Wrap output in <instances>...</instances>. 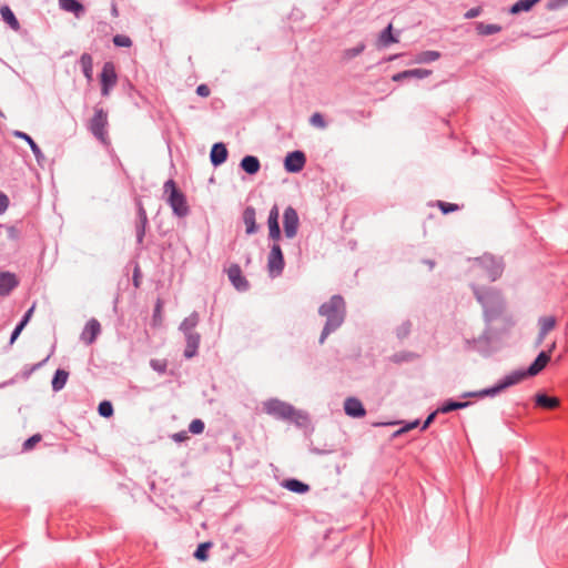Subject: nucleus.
Here are the masks:
<instances>
[{
  "mask_svg": "<svg viewBox=\"0 0 568 568\" xmlns=\"http://www.w3.org/2000/svg\"><path fill=\"white\" fill-rule=\"evenodd\" d=\"M185 337L184 357L190 359L197 354V349L201 342V335L197 332L183 334Z\"/></svg>",
  "mask_w": 568,
  "mask_h": 568,
  "instance_id": "obj_18",
  "label": "nucleus"
},
{
  "mask_svg": "<svg viewBox=\"0 0 568 568\" xmlns=\"http://www.w3.org/2000/svg\"><path fill=\"white\" fill-rule=\"evenodd\" d=\"M508 333L509 332H506L504 326L495 328L490 324H487L483 334L477 338L467 339V344L469 348L475 349L483 355H489L493 352V341L499 339Z\"/></svg>",
  "mask_w": 568,
  "mask_h": 568,
  "instance_id": "obj_4",
  "label": "nucleus"
},
{
  "mask_svg": "<svg viewBox=\"0 0 568 568\" xmlns=\"http://www.w3.org/2000/svg\"><path fill=\"white\" fill-rule=\"evenodd\" d=\"M419 425V420H414V422H410V423H407L404 427H402L400 429H398L396 433H395V436L397 435H400L403 433H406L413 428H416L417 426Z\"/></svg>",
  "mask_w": 568,
  "mask_h": 568,
  "instance_id": "obj_54",
  "label": "nucleus"
},
{
  "mask_svg": "<svg viewBox=\"0 0 568 568\" xmlns=\"http://www.w3.org/2000/svg\"><path fill=\"white\" fill-rule=\"evenodd\" d=\"M318 314L326 318L318 339L320 344H324L326 338L337 331L345 321L346 305L344 298L341 295H333L320 306Z\"/></svg>",
  "mask_w": 568,
  "mask_h": 568,
  "instance_id": "obj_2",
  "label": "nucleus"
},
{
  "mask_svg": "<svg viewBox=\"0 0 568 568\" xmlns=\"http://www.w3.org/2000/svg\"><path fill=\"white\" fill-rule=\"evenodd\" d=\"M93 110V116L89 120L87 129L99 142H101L103 145H109L110 139L108 134V112L99 104H97Z\"/></svg>",
  "mask_w": 568,
  "mask_h": 568,
  "instance_id": "obj_5",
  "label": "nucleus"
},
{
  "mask_svg": "<svg viewBox=\"0 0 568 568\" xmlns=\"http://www.w3.org/2000/svg\"><path fill=\"white\" fill-rule=\"evenodd\" d=\"M79 64L81 67L82 73L85 77L88 82L93 80V59L90 53H82L79 59Z\"/></svg>",
  "mask_w": 568,
  "mask_h": 568,
  "instance_id": "obj_25",
  "label": "nucleus"
},
{
  "mask_svg": "<svg viewBox=\"0 0 568 568\" xmlns=\"http://www.w3.org/2000/svg\"><path fill=\"white\" fill-rule=\"evenodd\" d=\"M200 322V315L197 312H192L187 317L183 320V322L180 324V331L183 334L187 333H194L195 327L197 326Z\"/></svg>",
  "mask_w": 568,
  "mask_h": 568,
  "instance_id": "obj_28",
  "label": "nucleus"
},
{
  "mask_svg": "<svg viewBox=\"0 0 568 568\" xmlns=\"http://www.w3.org/2000/svg\"><path fill=\"white\" fill-rule=\"evenodd\" d=\"M101 94L102 97H109L111 90L118 83V74L113 62L108 61L103 64L100 73Z\"/></svg>",
  "mask_w": 568,
  "mask_h": 568,
  "instance_id": "obj_11",
  "label": "nucleus"
},
{
  "mask_svg": "<svg viewBox=\"0 0 568 568\" xmlns=\"http://www.w3.org/2000/svg\"><path fill=\"white\" fill-rule=\"evenodd\" d=\"M481 12H483V8L480 6L474 7L465 12L464 18L467 20H470V19L479 17L481 14Z\"/></svg>",
  "mask_w": 568,
  "mask_h": 568,
  "instance_id": "obj_53",
  "label": "nucleus"
},
{
  "mask_svg": "<svg viewBox=\"0 0 568 568\" xmlns=\"http://www.w3.org/2000/svg\"><path fill=\"white\" fill-rule=\"evenodd\" d=\"M280 219V210L277 204H274L270 212L267 217V226H268V239L273 242H278L282 237V232L278 223Z\"/></svg>",
  "mask_w": 568,
  "mask_h": 568,
  "instance_id": "obj_15",
  "label": "nucleus"
},
{
  "mask_svg": "<svg viewBox=\"0 0 568 568\" xmlns=\"http://www.w3.org/2000/svg\"><path fill=\"white\" fill-rule=\"evenodd\" d=\"M150 366L158 373L160 374H164L166 372V368H168V363L166 361H161V359H151L150 361Z\"/></svg>",
  "mask_w": 568,
  "mask_h": 568,
  "instance_id": "obj_51",
  "label": "nucleus"
},
{
  "mask_svg": "<svg viewBox=\"0 0 568 568\" xmlns=\"http://www.w3.org/2000/svg\"><path fill=\"white\" fill-rule=\"evenodd\" d=\"M536 406L544 409H555L559 406V399L555 396H548L545 393H538L535 396Z\"/></svg>",
  "mask_w": 568,
  "mask_h": 568,
  "instance_id": "obj_23",
  "label": "nucleus"
},
{
  "mask_svg": "<svg viewBox=\"0 0 568 568\" xmlns=\"http://www.w3.org/2000/svg\"><path fill=\"white\" fill-rule=\"evenodd\" d=\"M550 362L549 352H540L535 361L526 369H516L511 374L518 375L519 383L527 377L538 375Z\"/></svg>",
  "mask_w": 568,
  "mask_h": 568,
  "instance_id": "obj_9",
  "label": "nucleus"
},
{
  "mask_svg": "<svg viewBox=\"0 0 568 568\" xmlns=\"http://www.w3.org/2000/svg\"><path fill=\"white\" fill-rule=\"evenodd\" d=\"M41 440V435L40 434H36V435H32L31 437H29L24 443H23V450H30L34 447V445L37 443H39Z\"/></svg>",
  "mask_w": 568,
  "mask_h": 568,
  "instance_id": "obj_52",
  "label": "nucleus"
},
{
  "mask_svg": "<svg viewBox=\"0 0 568 568\" xmlns=\"http://www.w3.org/2000/svg\"><path fill=\"white\" fill-rule=\"evenodd\" d=\"M100 333H101L100 322L95 318H91L87 322V324L80 335V339L85 345H92L97 341Z\"/></svg>",
  "mask_w": 568,
  "mask_h": 568,
  "instance_id": "obj_16",
  "label": "nucleus"
},
{
  "mask_svg": "<svg viewBox=\"0 0 568 568\" xmlns=\"http://www.w3.org/2000/svg\"><path fill=\"white\" fill-rule=\"evenodd\" d=\"M344 410L346 415L355 418L364 417L366 414L362 402L355 397H348L345 399Z\"/></svg>",
  "mask_w": 568,
  "mask_h": 568,
  "instance_id": "obj_19",
  "label": "nucleus"
},
{
  "mask_svg": "<svg viewBox=\"0 0 568 568\" xmlns=\"http://www.w3.org/2000/svg\"><path fill=\"white\" fill-rule=\"evenodd\" d=\"M437 206L439 207L443 214H449L458 210L457 204L444 201H438Z\"/></svg>",
  "mask_w": 568,
  "mask_h": 568,
  "instance_id": "obj_49",
  "label": "nucleus"
},
{
  "mask_svg": "<svg viewBox=\"0 0 568 568\" xmlns=\"http://www.w3.org/2000/svg\"><path fill=\"white\" fill-rule=\"evenodd\" d=\"M0 284H19L16 274L10 272H0Z\"/></svg>",
  "mask_w": 568,
  "mask_h": 568,
  "instance_id": "obj_50",
  "label": "nucleus"
},
{
  "mask_svg": "<svg viewBox=\"0 0 568 568\" xmlns=\"http://www.w3.org/2000/svg\"><path fill=\"white\" fill-rule=\"evenodd\" d=\"M568 7V0H548L546 3V9L549 11H556Z\"/></svg>",
  "mask_w": 568,
  "mask_h": 568,
  "instance_id": "obj_48",
  "label": "nucleus"
},
{
  "mask_svg": "<svg viewBox=\"0 0 568 568\" xmlns=\"http://www.w3.org/2000/svg\"><path fill=\"white\" fill-rule=\"evenodd\" d=\"M33 310H34V305H33V306H31V307H30V308L24 313V315L22 316V318H21V320H20V322H19L21 325L26 326V325L28 324V322L30 321V317H31V315H32V313H33Z\"/></svg>",
  "mask_w": 568,
  "mask_h": 568,
  "instance_id": "obj_59",
  "label": "nucleus"
},
{
  "mask_svg": "<svg viewBox=\"0 0 568 568\" xmlns=\"http://www.w3.org/2000/svg\"><path fill=\"white\" fill-rule=\"evenodd\" d=\"M68 378L69 372L61 368L57 369L51 382L52 389L54 392H60L61 389H63L68 382Z\"/></svg>",
  "mask_w": 568,
  "mask_h": 568,
  "instance_id": "obj_33",
  "label": "nucleus"
},
{
  "mask_svg": "<svg viewBox=\"0 0 568 568\" xmlns=\"http://www.w3.org/2000/svg\"><path fill=\"white\" fill-rule=\"evenodd\" d=\"M398 42V38L393 34V26L389 23L378 37V47L386 48L392 43Z\"/></svg>",
  "mask_w": 568,
  "mask_h": 568,
  "instance_id": "obj_31",
  "label": "nucleus"
},
{
  "mask_svg": "<svg viewBox=\"0 0 568 568\" xmlns=\"http://www.w3.org/2000/svg\"><path fill=\"white\" fill-rule=\"evenodd\" d=\"M61 9L67 12H72L77 18H80L84 12V6L78 0H59Z\"/></svg>",
  "mask_w": 568,
  "mask_h": 568,
  "instance_id": "obj_26",
  "label": "nucleus"
},
{
  "mask_svg": "<svg viewBox=\"0 0 568 568\" xmlns=\"http://www.w3.org/2000/svg\"><path fill=\"white\" fill-rule=\"evenodd\" d=\"M16 286H0V296H8Z\"/></svg>",
  "mask_w": 568,
  "mask_h": 568,
  "instance_id": "obj_62",
  "label": "nucleus"
},
{
  "mask_svg": "<svg viewBox=\"0 0 568 568\" xmlns=\"http://www.w3.org/2000/svg\"><path fill=\"white\" fill-rule=\"evenodd\" d=\"M243 223L245 224V232L247 235L255 234L258 231L256 224V212L253 206H246L242 214Z\"/></svg>",
  "mask_w": 568,
  "mask_h": 568,
  "instance_id": "obj_21",
  "label": "nucleus"
},
{
  "mask_svg": "<svg viewBox=\"0 0 568 568\" xmlns=\"http://www.w3.org/2000/svg\"><path fill=\"white\" fill-rule=\"evenodd\" d=\"M541 0H518L508 10L510 14L529 12Z\"/></svg>",
  "mask_w": 568,
  "mask_h": 568,
  "instance_id": "obj_30",
  "label": "nucleus"
},
{
  "mask_svg": "<svg viewBox=\"0 0 568 568\" xmlns=\"http://www.w3.org/2000/svg\"><path fill=\"white\" fill-rule=\"evenodd\" d=\"M113 44L119 48H129L132 45V40L130 37L124 34H116L112 39Z\"/></svg>",
  "mask_w": 568,
  "mask_h": 568,
  "instance_id": "obj_45",
  "label": "nucleus"
},
{
  "mask_svg": "<svg viewBox=\"0 0 568 568\" xmlns=\"http://www.w3.org/2000/svg\"><path fill=\"white\" fill-rule=\"evenodd\" d=\"M135 206H136L135 236H136L138 246H141L144 241L146 226L149 224V219H148L146 210L140 199L135 200Z\"/></svg>",
  "mask_w": 568,
  "mask_h": 568,
  "instance_id": "obj_12",
  "label": "nucleus"
},
{
  "mask_svg": "<svg viewBox=\"0 0 568 568\" xmlns=\"http://www.w3.org/2000/svg\"><path fill=\"white\" fill-rule=\"evenodd\" d=\"M556 323L557 321L555 316H541L538 320L539 331L548 334L555 328Z\"/></svg>",
  "mask_w": 568,
  "mask_h": 568,
  "instance_id": "obj_37",
  "label": "nucleus"
},
{
  "mask_svg": "<svg viewBox=\"0 0 568 568\" xmlns=\"http://www.w3.org/2000/svg\"><path fill=\"white\" fill-rule=\"evenodd\" d=\"M546 336H547V333H544L541 331L538 332V335H537V338L535 342L536 347L540 346L544 343Z\"/></svg>",
  "mask_w": 568,
  "mask_h": 568,
  "instance_id": "obj_60",
  "label": "nucleus"
},
{
  "mask_svg": "<svg viewBox=\"0 0 568 568\" xmlns=\"http://www.w3.org/2000/svg\"><path fill=\"white\" fill-rule=\"evenodd\" d=\"M23 328H24V326L21 325L20 323H18V325L14 327V329L11 333L10 343H13L18 338V336L20 335V333L22 332Z\"/></svg>",
  "mask_w": 568,
  "mask_h": 568,
  "instance_id": "obj_58",
  "label": "nucleus"
},
{
  "mask_svg": "<svg viewBox=\"0 0 568 568\" xmlns=\"http://www.w3.org/2000/svg\"><path fill=\"white\" fill-rule=\"evenodd\" d=\"M282 486L287 490L296 494H306L310 491V486L296 478L285 479Z\"/></svg>",
  "mask_w": 568,
  "mask_h": 568,
  "instance_id": "obj_27",
  "label": "nucleus"
},
{
  "mask_svg": "<svg viewBox=\"0 0 568 568\" xmlns=\"http://www.w3.org/2000/svg\"><path fill=\"white\" fill-rule=\"evenodd\" d=\"M187 437L186 433L185 432H180V433H175L172 438L178 442V443H181L183 442L185 438Z\"/></svg>",
  "mask_w": 568,
  "mask_h": 568,
  "instance_id": "obj_61",
  "label": "nucleus"
},
{
  "mask_svg": "<svg viewBox=\"0 0 568 568\" xmlns=\"http://www.w3.org/2000/svg\"><path fill=\"white\" fill-rule=\"evenodd\" d=\"M365 48H366V44H365V42L362 41L353 48L345 49L343 51V59L352 60V59L358 57L359 54H362L364 52Z\"/></svg>",
  "mask_w": 568,
  "mask_h": 568,
  "instance_id": "obj_38",
  "label": "nucleus"
},
{
  "mask_svg": "<svg viewBox=\"0 0 568 568\" xmlns=\"http://www.w3.org/2000/svg\"><path fill=\"white\" fill-rule=\"evenodd\" d=\"M163 190L165 194H169L168 203L171 206L173 214L178 217L187 216L190 213V207L186 202V196L178 189L174 180L169 179L164 183Z\"/></svg>",
  "mask_w": 568,
  "mask_h": 568,
  "instance_id": "obj_6",
  "label": "nucleus"
},
{
  "mask_svg": "<svg viewBox=\"0 0 568 568\" xmlns=\"http://www.w3.org/2000/svg\"><path fill=\"white\" fill-rule=\"evenodd\" d=\"M432 74L428 69H409L398 72L392 77L395 82H400L405 79H425Z\"/></svg>",
  "mask_w": 568,
  "mask_h": 568,
  "instance_id": "obj_20",
  "label": "nucleus"
},
{
  "mask_svg": "<svg viewBox=\"0 0 568 568\" xmlns=\"http://www.w3.org/2000/svg\"><path fill=\"white\" fill-rule=\"evenodd\" d=\"M478 267L486 274L488 281H497L503 272L504 264L500 258H496L490 254H484L476 260Z\"/></svg>",
  "mask_w": 568,
  "mask_h": 568,
  "instance_id": "obj_7",
  "label": "nucleus"
},
{
  "mask_svg": "<svg viewBox=\"0 0 568 568\" xmlns=\"http://www.w3.org/2000/svg\"><path fill=\"white\" fill-rule=\"evenodd\" d=\"M519 383L518 375L509 373L508 375L504 376L501 379L498 381V383L491 387L484 388L479 392L475 393H467L464 394V397L468 396H477V397H493L500 393L501 390L514 386Z\"/></svg>",
  "mask_w": 568,
  "mask_h": 568,
  "instance_id": "obj_8",
  "label": "nucleus"
},
{
  "mask_svg": "<svg viewBox=\"0 0 568 568\" xmlns=\"http://www.w3.org/2000/svg\"><path fill=\"white\" fill-rule=\"evenodd\" d=\"M50 358V355H48L44 359H42L41 362L37 363V364H33V365H26L23 367V371H22V377L23 378H29L31 376V374L33 372H36L37 369H39L40 367H42Z\"/></svg>",
  "mask_w": 568,
  "mask_h": 568,
  "instance_id": "obj_43",
  "label": "nucleus"
},
{
  "mask_svg": "<svg viewBox=\"0 0 568 568\" xmlns=\"http://www.w3.org/2000/svg\"><path fill=\"white\" fill-rule=\"evenodd\" d=\"M0 13L2 17V20L14 31H18L20 29V23L11 10V8L7 4L2 6L0 8Z\"/></svg>",
  "mask_w": 568,
  "mask_h": 568,
  "instance_id": "obj_29",
  "label": "nucleus"
},
{
  "mask_svg": "<svg viewBox=\"0 0 568 568\" xmlns=\"http://www.w3.org/2000/svg\"><path fill=\"white\" fill-rule=\"evenodd\" d=\"M14 136L26 141L28 144H30V149L36 158V160L40 163L42 160H44V155L40 149V146L36 143V141L26 132L22 131H16Z\"/></svg>",
  "mask_w": 568,
  "mask_h": 568,
  "instance_id": "obj_24",
  "label": "nucleus"
},
{
  "mask_svg": "<svg viewBox=\"0 0 568 568\" xmlns=\"http://www.w3.org/2000/svg\"><path fill=\"white\" fill-rule=\"evenodd\" d=\"M98 412L100 416L109 418L114 414L113 405L109 400H102L98 406Z\"/></svg>",
  "mask_w": 568,
  "mask_h": 568,
  "instance_id": "obj_42",
  "label": "nucleus"
},
{
  "mask_svg": "<svg viewBox=\"0 0 568 568\" xmlns=\"http://www.w3.org/2000/svg\"><path fill=\"white\" fill-rule=\"evenodd\" d=\"M240 168L247 174L254 175L261 169V162L255 155H245L241 162Z\"/></svg>",
  "mask_w": 568,
  "mask_h": 568,
  "instance_id": "obj_22",
  "label": "nucleus"
},
{
  "mask_svg": "<svg viewBox=\"0 0 568 568\" xmlns=\"http://www.w3.org/2000/svg\"><path fill=\"white\" fill-rule=\"evenodd\" d=\"M285 266L284 255L278 242H274L267 256V268L271 277L280 276Z\"/></svg>",
  "mask_w": 568,
  "mask_h": 568,
  "instance_id": "obj_10",
  "label": "nucleus"
},
{
  "mask_svg": "<svg viewBox=\"0 0 568 568\" xmlns=\"http://www.w3.org/2000/svg\"><path fill=\"white\" fill-rule=\"evenodd\" d=\"M227 156L229 151L223 142H216L213 144L210 152V161L214 168H217L226 162Z\"/></svg>",
  "mask_w": 568,
  "mask_h": 568,
  "instance_id": "obj_17",
  "label": "nucleus"
},
{
  "mask_svg": "<svg viewBox=\"0 0 568 568\" xmlns=\"http://www.w3.org/2000/svg\"><path fill=\"white\" fill-rule=\"evenodd\" d=\"M164 302L162 298H158L154 305L153 315H152V326L158 327L162 324V311H163Z\"/></svg>",
  "mask_w": 568,
  "mask_h": 568,
  "instance_id": "obj_39",
  "label": "nucleus"
},
{
  "mask_svg": "<svg viewBox=\"0 0 568 568\" xmlns=\"http://www.w3.org/2000/svg\"><path fill=\"white\" fill-rule=\"evenodd\" d=\"M211 93V90L210 88L206 85V84H200L197 85L196 88V94L202 97V98H206L209 97Z\"/></svg>",
  "mask_w": 568,
  "mask_h": 568,
  "instance_id": "obj_56",
  "label": "nucleus"
},
{
  "mask_svg": "<svg viewBox=\"0 0 568 568\" xmlns=\"http://www.w3.org/2000/svg\"><path fill=\"white\" fill-rule=\"evenodd\" d=\"M474 288L477 301L483 306L485 322L491 324L499 320L505 331L509 332L514 327L515 321L513 316L505 314V301L499 291L493 286H474Z\"/></svg>",
  "mask_w": 568,
  "mask_h": 568,
  "instance_id": "obj_1",
  "label": "nucleus"
},
{
  "mask_svg": "<svg viewBox=\"0 0 568 568\" xmlns=\"http://www.w3.org/2000/svg\"><path fill=\"white\" fill-rule=\"evenodd\" d=\"M212 546L213 544L211 541L200 544L194 551V557L200 561H205L209 558V550Z\"/></svg>",
  "mask_w": 568,
  "mask_h": 568,
  "instance_id": "obj_40",
  "label": "nucleus"
},
{
  "mask_svg": "<svg viewBox=\"0 0 568 568\" xmlns=\"http://www.w3.org/2000/svg\"><path fill=\"white\" fill-rule=\"evenodd\" d=\"M226 273L231 284H248L242 275V270L239 264H231L226 270Z\"/></svg>",
  "mask_w": 568,
  "mask_h": 568,
  "instance_id": "obj_32",
  "label": "nucleus"
},
{
  "mask_svg": "<svg viewBox=\"0 0 568 568\" xmlns=\"http://www.w3.org/2000/svg\"><path fill=\"white\" fill-rule=\"evenodd\" d=\"M440 58V52L435 50H426L422 51L416 57L417 63H430Z\"/></svg>",
  "mask_w": 568,
  "mask_h": 568,
  "instance_id": "obj_36",
  "label": "nucleus"
},
{
  "mask_svg": "<svg viewBox=\"0 0 568 568\" xmlns=\"http://www.w3.org/2000/svg\"><path fill=\"white\" fill-rule=\"evenodd\" d=\"M300 226V217L293 206H287L283 213L284 234L287 239L296 236Z\"/></svg>",
  "mask_w": 568,
  "mask_h": 568,
  "instance_id": "obj_13",
  "label": "nucleus"
},
{
  "mask_svg": "<svg viewBox=\"0 0 568 568\" xmlns=\"http://www.w3.org/2000/svg\"><path fill=\"white\" fill-rule=\"evenodd\" d=\"M476 31L479 36H490L501 31V26L496 23H476Z\"/></svg>",
  "mask_w": 568,
  "mask_h": 568,
  "instance_id": "obj_35",
  "label": "nucleus"
},
{
  "mask_svg": "<svg viewBox=\"0 0 568 568\" xmlns=\"http://www.w3.org/2000/svg\"><path fill=\"white\" fill-rule=\"evenodd\" d=\"M139 277H140V273H139V268H135L134 273H133V284H139Z\"/></svg>",
  "mask_w": 568,
  "mask_h": 568,
  "instance_id": "obj_64",
  "label": "nucleus"
},
{
  "mask_svg": "<svg viewBox=\"0 0 568 568\" xmlns=\"http://www.w3.org/2000/svg\"><path fill=\"white\" fill-rule=\"evenodd\" d=\"M111 14L112 17L116 18L119 17V10H118V7L115 3H112V7H111Z\"/></svg>",
  "mask_w": 568,
  "mask_h": 568,
  "instance_id": "obj_63",
  "label": "nucleus"
},
{
  "mask_svg": "<svg viewBox=\"0 0 568 568\" xmlns=\"http://www.w3.org/2000/svg\"><path fill=\"white\" fill-rule=\"evenodd\" d=\"M310 123L318 129H325L327 126V122L325 121L323 114L320 112H315L312 114V116L310 118Z\"/></svg>",
  "mask_w": 568,
  "mask_h": 568,
  "instance_id": "obj_46",
  "label": "nucleus"
},
{
  "mask_svg": "<svg viewBox=\"0 0 568 568\" xmlns=\"http://www.w3.org/2000/svg\"><path fill=\"white\" fill-rule=\"evenodd\" d=\"M306 163V156L303 151L296 150L288 152L284 159V169L288 173H298Z\"/></svg>",
  "mask_w": 568,
  "mask_h": 568,
  "instance_id": "obj_14",
  "label": "nucleus"
},
{
  "mask_svg": "<svg viewBox=\"0 0 568 568\" xmlns=\"http://www.w3.org/2000/svg\"><path fill=\"white\" fill-rule=\"evenodd\" d=\"M416 357H417V355L412 352H398V353H395L390 357V359H392V362H394L396 364H400L404 362H410V361L415 359Z\"/></svg>",
  "mask_w": 568,
  "mask_h": 568,
  "instance_id": "obj_41",
  "label": "nucleus"
},
{
  "mask_svg": "<svg viewBox=\"0 0 568 568\" xmlns=\"http://www.w3.org/2000/svg\"><path fill=\"white\" fill-rule=\"evenodd\" d=\"M468 405H469V402H458V400L448 399V400H445L437 408V412H439L442 414H447L453 410L466 408Z\"/></svg>",
  "mask_w": 568,
  "mask_h": 568,
  "instance_id": "obj_34",
  "label": "nucleus"
},
{
  "mask_svg": "<svg viewBox=\"0 0 568 568\" xmlns=\"http://www.w3.org/2000/svg\"><path fill=\"white\" fill-rule=\"evenodd\" d=\"M205 428L204 422L202 419H193L189 425V432L192 434H202Z\"/></svg>",
  "mask_w": 568,
  "mask_h": 568,
  "instance_id": "obj_47",
  "label": "nucleus"
},
{
  "mask_svg": "<svg viewBox=\"0 0 568 568\" xmlns=\"http://www.w3.org/2000/svg\"><path fill=\"white\" fill-rule=\"evenodd\" d=\"M9 197L0 191V214L4 213L9 206Z\"/></svg>",
  "mask_w": 568,
  "mask_h": 568,
  "instance_id": "obj_55",
  "label": "nucleus"
},
{
  "mask_svg": "<svg viewBox=\"0 0 568 568\" xmlns=\"http://www.w3.org/2000/svg\"><path fill=\"white\" fill-rule=\"evenodd\" d=\"M412 331V323L410 321H404L397 328H396V336L399 339L406 338Z\"/></svg>",
  "mask_w": 568,
  "mask_h": 568,
  "instance_id": "obj_44",
  "label": "nucleus"
},
{
  "mask_svg": "<svg viewBox=\"0 0 568 568\" xmlns=\"http://www.w3.org/2000/svg\"><path fill=\"white\" fill-rule=\"evenodd\" d=\"M437 414H439V412H437V409H436L435 412L430 413L427 416V418L425 419V422L422 425V430H425L429 427V425L434 422Z\"/></svg>",
  "mask_w": 568,
  "mask_h": 568,
  "instance_id": "obj_57",
  "label": "nucleus"
},
{
  "mask_svg": "<svg viewBox=\"0 0 568 568\" xmlns=\"http://www.w3.org/2000/svg\"><path fill=\"white\" fill-rule=\"evenodd\" d=\"M262 405L265 414L278 420H288L301 426L307 419L304 413L296 410L293 405L278 398H268Z\"/></svg>",
  "mask_w": 568,
  "mask_h": 568,
  "instance_id": "obj_3",
  "label": "nucleus"
}]
</instances>
